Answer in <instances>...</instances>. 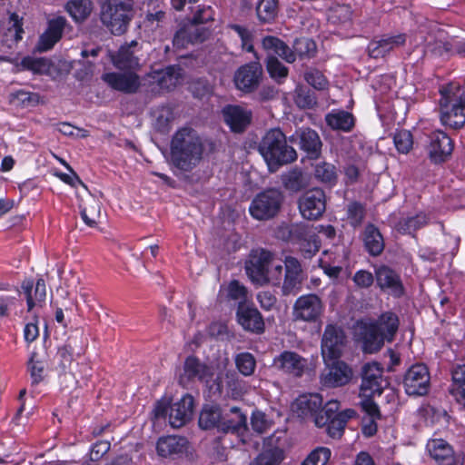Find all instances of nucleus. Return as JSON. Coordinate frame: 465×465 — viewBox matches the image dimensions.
I'll list each match as a JSON object with an SVG mask.
<instances>
[{"label": "nucleus", "mask_w": 465, "mask_h": 465, "mask_svg": "<svg viewBox=\"0 0 465 465\" xmlns=\"http://www.w3.org/2000/svg\"><path fill=\"white\" fill-rule=\"evenodd\" d=\"M204 141L192 127H182L173 135L170 145L172 163L178 169L190 172L203 158Z\"/></svg>", "instance_id": "nucleus-1"}, {"label": "nucleus", "mask_w": 465, "mask_h": 465, "mask_svg": "<svg viewBox=\"0 0 465 465\" xmlns=\"http://www.w3.org/2000/svg\"><path fill=\"white\" fill-rule=\"evenodd\" d=\"M399 318L391 312L382 313L377 320L361 322V336L364 352L374 353L381 349L384 341H392L399 329Z\"/></svg>", "instance_id": "nucleus-2"}, {"label": "nucleus", "mask_w": 465, "mask_h": 465, "mask_svg": "<svg viewBox=\"0 0 465 465\" xmlns=\"http://www.w3.org/2000/svg\"><path fill=\"white\" fill-rule=\"evenodd\" d=\"M78 303L76 296L68 297V301L60 302V323L64 331V345L60 348V357L63 365H70L73 361L74 351L81 343L83 330L79 326Z\"/></svg>", "instance_id": "nucleus-3"}, {"label": "nucleus", "mask_w": 465, "mask_h": 465, "mask_svg": "<svg viewBox=\"0 0 465 465\" xmlns=\"http://www.w3.org/2000/svg\"><path fill=\"white\" fill-rule=\"evenodd\" d=\"M441 124L459 129L465 124V84L450 83L440 89Z\"/></svg>", "instance_id": "nucleus-4"}, {"label": "nucleus", "mask_w": 465, "mask_h": 465, "mask_svg": "<svg viewBox=\"0 0 465 465\" xmlns=\"http://www.w3.org/2000/svg\"><path fill=\"white\" fill-rule=\"evenodd\" d=\"M259 152L271 171L297 159L296 151L287 144L285 134L278 128L271 129L265 134L259 144Z\"/></svg>", "instance_id": "nucleus-5"}, {"label": "nucleus", "mask_w": 465, "mask_h": 465, "mask_svg": "<svg viewBox=\"0 0 465 465\" xmlns=\"http://www.w3.org/2000/svg\"><path fill=\"white\" fill-rule=\"evenodd\" d=\"M292 409L299 417L312 420L314 424L321 428L328 423L331 414L339 411L340 402L331 400L322 407V397L318 393H311L298 397Z\"/></svg>", "instance_id": "nucleus-6"}, {"label": "nucleus", "mask_w": 465, "mask_h": 465, "mask_svg": "<svg viewBox=\"0 0 465 465\" xmlns=\"http://www.w3.org/2000/svg\"><path fill=\"white\" fill-rule=\"evenodd\" d=\"M133 0H105L101 9L103 25L114 35H124L134 16Z\"/></svg>", "instance_id": "nucleus-7"}, {"label": "nucleus", "mask_w": 465, "mask_h": 465, "mask_svg": "<svg viewBox=\"0 0 465 465\" xmlns=\"http://www.w3.org/2000/svg\"><path fill=\"white\" fill-rule=\"evenodd\" d=\"M262 47L279 55L287 63H293L298 55L301 59H310L315 56L317 52L316 44L310 38L302 37L296 39L293 44V50L282 40L274 36H266L262 39Z\"/></svg>", "instance_id": "nucleus-8"}, {"label": "nucleus", "mask_w": 465, "mask_h": 465, "mask_svg": "<svg viewBox=\"0 0 465 465\" xmlns=\"http://www.w3.org/2000/svg\"><path fill=\"white\" fill-rule=\"evenodd\" d=\"M284 202L283 193L277 188H268L252 199L249 212L256 220L266 221L274 218Z\"/></svg>", "instance_id": "nucleus-9"}, {"label": "nucleus", "mask_w": 465, "mask_h": 465, "mask_svg": "<svg viewBox=\"0 0 465 465\" xmlns=\"http://www.w3.org/2000/svg\"><path fill=\"white\" fill-rule=\"evenodd\" d=\"M180 68L174 65L148 73L143 79V85L148 91L158 94L173 89L181 80Z\"/></svg>", "instance_id": "nucleus-10"}, {"label": "nucleus", "mask_w": 465, "mask_h": 465, "mask_svg": "<svg viewBox=\"0 0 465 465\" xmlns=\"http://www.w3.org/2000/svg\"><path fill=\"white\" fill-rule=\"evenodd\" d=\"M108 55L113 65L118 70L137 71L141 67L142 49L135 40L122 45L117 51H109Z\"/></svg>", "instance_id": "nucleus-11"}, {"label": "nucleus", "mask_w": 465, "mask_h": 465, "mask_svg": "<svg viewBox=\"0 0 465 465\" xmlns=\"http://www.w3.org/2000/svg\"><path fill=\"white\" fill-rule=\"evenodd\" d=\"M323 310V302L317 294H304L295 301L292 317L294 321L314 322L322 316Z\"/></svg>", "instance_id": "nucleus-12"}, {"label": "nucleus", "mask_w": 465, "mask_h": 465, "mask_svg": "<svg viewBox=\"0 0 465 465\" xmlns=\"http://www.w3.org/2000/svg\"><path fill=\"white\" fill-rule=\"evenodd\" d=\"M298 207L304 219L309 221L319 219L326 209L324 191L320 188H312L305 192L298 200Z\"/></svg>", "instance_id": "nucleus-13"}, {"label": "nucleus", "mask_w": 465, "mask_h": 465, "mask_svg": "<svg viewBox=\"0 0 465 465\" xmlns=\"http://www.w3.org/2000/svg\"><path fill=\"white\" fill-rule=\"evenodd\" d=\"M346 336L341 327L328 324L322 339V354L324 361L338 360L345 345Z\"/></svg>", "instance_id": "nucleus-14"}, {"label": "nucleus", "mask_w": 465, "mask_h": 465, "mask_svg": "<svg viewBox=\"0 0 465 465\" xmlns=\"http://www.w3.org/2000/svg\"><path fill=\"white\" fill-rule=\"evenodd\" d=\"M361 391L366 397L381 395L387 381L383 379V368L379 362L365 363L361 368Z\"/></svg>", "instance_id": "nucleus-15"}, {"label": "nucleus", "mask_w": 465, "mask_h": 465, "mask_svg": "<svg viewBox=\"0 0 465 465\" xmlns=\"http://www.w3.org/2000/svg\"><path fill=\"white\" fill-rule=\"evenodd\" d=\"M453 148V142L446 133L437 130L428 135L427 153L431 163L438 164L446 162Z\"/></svg>", "instance_id": "nucleus-16"}, {"label": "nucleus", "mask_w": 465, "mask_h": 465, "mask_svg": "<svg viewBox=\"0 0 465 465\" xmlns=\"http://www.w3.org/2000/svg\"><path fill=\"white\" fill-rule=\"evenodd\" d=\"M273 254L266 250L252 251L249 260L245 263V271L251 281L260 286L265 281L264 274L272 262Z\"/></svg>", "instance_id": "nucleus-17"}, {"label": "nucleus", "mask_w": 465, "mask_h": 465, "mask_svg": "<svg viewBox=\"0 0 465 465\" xmlns=\"http://www.w3.org/2000/svg\"><path fill=\"white\" fill-rule=\"evenodd\" d=\"M403 385L409 395H425L430 387L428 368L422 363L412 365L405 373Z\"/></svg>", "instance_id": "nucleus-18"}, {"label": "nucleus", "mask_w": 465, "mask_h": 465, "mask_svg": "<svg viewBox=\"0 0 465 465\" xmlns=\"http://www.w3.org/2000/svg\"><path fill=\"white\" fill-rule=\"evenodd\" d=\"M213 377V371L211 366L202 362L195 356H188L184 361L183 372L179 376V382L183 386L194 381L209 383Z\"/></svg>", "instance_id": "nucleus-19"}, {"label": "nucleus", "mask_w": 465, "mask_h": 465, "mask_svg": "<svg viewBox=\"0 0 465 465\" xmlns=\"http://www.w3.org/2000/svg\"><path fill=\"white\" fill-rule=\"evenodd\" d=\"M120 71L105 73L102 75V80L115 91L124 94H135L141 86L140 77L136 71Z\"/></svg>", "instance_id": "nucleus-20"}, {"label": "nucleus", "mask_w": 465, "mask_h": 465, "mask_svg": "<svg viewBox=\"0 0 465 465\" xmlns=\"http://www.w3.org/2000/svg\"><path fill=\"white\" fill-rule=\"evenodd\" d=\"M333 361L331 364L325 361L326 367L320 377L321 384L327 388L344 386L352 378V371L348 364L341 361Z\"/></svg>", "instance_id": "nucleus-21"}, {"label": "nucleus", "mask_w": 465, "mask_h": 465, "mask_svg": "<svg viewBox=\"0 0 465 465\" xmlns=\"http://www.w3.org/2000/svg\"><path fill=\"white\" fill-rule=\"evenodd\" d=\"M262 76V67L259 62H251L242 65L234 74L236 87L244 92L252 93L256 90Z\"/></svg>", "instance_id": "nucleus-22"}, {"label": "nucleus", "mask_w": 465, "mask_h": 465, "mask_svg": "<svg viewBox=\"0 0 465 465\" xmlns=\"http://www.w3.org/2000/svg\"><path fill=\"white\" fill-rule=\"evenodd\" d=\"M308 360L299 353L284 351L274 358L273 367L288 375L300 378L308 369Z\"/></svg>", "instance_id": "nucleus-23"}, {"label": "nucleus", "mask_w": 465, "mask_h": 465, "mask_svg": "<svg viewBox=\"0 0 465 465\" xmlns=\"http://www.w3.org/2000/svg\"><path fill=\"white\" fill-rule=\"evenodd\" d=\"M302 270L300 262L294 257L287 256L284 260V276L282 282V294L298 293L302 288Z\"/></svg>", "instance_id": "nucleus-24"}, {"label": "nucleus", "mask_w": 465, "mask_h": 465, "mask_svg": "<svg viewBox=\"0 0 465 465\" xmlns=\"http://www.w3.org/2000/svg\"><path fill=\"white\" fill-rule=\"evenodd\" d=\"M210 30L204 25H199L192 21L179 29L173 39V46L178 49L185 48L188 45L201 44L208 39Z\"/></svg>", "instance_id": "nucleus-25"}, {"label": "nucleus", "mask_w": 465, "mask_h": 465, "mask_svg": "<svg viewBox=\"0 0 465 465\" xmlns=\"http://www.w3.org/2000/svg\"><path fill=\"white\" fill-rule=\"evenodd\" d=\"M239 324L247 331L262 333L265 323L261 312L252 303H240L236 312Z\"/></svg>", "instance_id": "nucleus-26"}, {"label": "nucleus", "mask_w": 465, "mask_h": 465, "mask_svg": "<svg viewBox=\"0 0 465 465\" xmlns=\"http://www.w3.org/2000/svg\"><path fill=\"white\" fill-rule=\"evenodd\" d=\"M223 120L233 133H242L251 124L252 112L241 105L228 104L223 107Z\"/></svg>", "instance_id": "nucleus-27"}, {"label": "nucleus", "mask_w": 465, "mask_h": 465, "mask_svg": "<svg viewBox=\"0 0 465 465\" xmlns=\"http://www.w3.org/2000/svg\"><path fill=\"white\" fill-rule=\"evenodd\" d=\"M221 431L243 436L248 430L247 416L237 406L223 410Z\"/></svg>", "instance_id": "nucleus-28"}, {"label": "nucleus", "mask_w": 465, "mask_h": 465, "mask_svg": "<svg viewBox=\"0 0 465 465\" xmlns=\"http://www.w3.org/2000/svg\"><path fill=\"white\" fill-rule=\"evenodd\" d=\"M375 280L381 290L389 292L395 297H401L404 294L401 276L389 266L381 265L376 268Z\"/></svg>", "instance_id": "nucleus-29"}, {"label": "nucleus", "mask_w": 465, "mask_h": 465, "mask_svg": "<svg viewBox=\"0 0 465 465\" xmlns=\"http://www.w3.org/2000/svg\"><path fill=\"white\" fill-rule=\"evenodd\" d=\"M194 400L190 394L169 406V422L173 428H181L188 422L193 413Z\"/></svg>", "instance_id": "nucleus-30"}, {"label": "nucleus", "mask_w": 465, "mask_h": 465, "mask_svg": "<svg viewBox=\"0 0 465 465\" xmlns=\"http://www.w3.org/2000/svg\"><path fill=\"white\" fill-rule=\"evenodd\" d=\"M21 294L26 300L27 310L30 312L36 305H40L45 301L46 286L45 282L42 278L35 281L32 278L25 279L21 283Z\"/></svg>", "instance_id": "nucleus-31"}, {"label": "nucleus", "mask_w": 465, "mask_h": 465, "mask_svg": "<svg viewBox=\"0 0 465 465\" xmlns=\"http://www.w3.org/2000/svg\"><path fill=\"white\" fill-rule=\"evenodd\" d=\"M406 35H384L380 40H372L368 45V54L371 57L378 59L384 57L394 49L404 45Z\"/></svg>", "instance_id": "nucleus-32"}, {"label": "nucleus", "mask_w": 465, "mask_h": 465, "mask_svg": "<svg viewBox=\"0 0 465 465\" xmlns=\"http://www.w3.org/2000/svg\"><path fill=\"white\" fill-rule=\"evenodd\" d=\"M427 450L430 456L439 465H460V460L455 456L452 447L442 439L429 440Z\"/></svg>", "instance_id": "nucleus-33"}, {"label": "nucleus", "mask_w": 465, "mask_h": 465, "mask_svg": "<svg viewBox=\"0 0 465 465\" xmlns=\"http://www.w3.org/2000/svg\"><path fill=\"white\" fill-rule=\"evenodd\" d=\"M188 448V440L181 436H166L158 440L156 450L159 456L173 458L182 455Z\"/></svg>", "instance_id": "nucleus-34"}, {"label": "nucleus", "mask_w": 465, "mask_h": 465, "mask_svg": "<svg viewBox=\"0 0 465 465\" xmlns=\"http://www.w3.org/2000/svg\"><path fill=\"white\" fill-rule=\"evenodd\" d=\"M295 135L299 139L300 148L307 153L312 159L319 157L322 143L318 133L311 128L301 129Z\"/></svg>", "instance_id": "nucleus-35"}, {"label": "nucleus", "mask_w": 465, "mask_h": 465, "mask_svg": "<svg viewBox=\"0 0 465 465\" xmlns=\"http://www.w3.org/2000/svg\"><path fill=\"white\" fill-rule=\"evenodd\" d=\"M223 410L217 404H205L199 415V426L203 430L217 429L221 431Z\"/></svg>", "instance_id": "nucleus-36"}, {"label": "nucleus", "mask_w": 465, "mask_h": 465, "mask_svg": "<svg viewBox=\"0 0 465 465\" xmlns=\"http://www.w3.org/2000/svg\"><path fill=\"white\" fill-rule=\"evenodd\" d=\"M79 208L84 223L89 227H95L101 213V203L99 200L94 195L87 193L86 197L82 199Z\"/></svg>", "instance_id": "nucleus-37"}, {"label": "nucleus", "mask_w": 465, "mask_h": 465, "mask_svg": "<svg viewBox=\"0 0 465 465\" xmlns=\"http://www.w3.org/2000/svg\"><path fill=\"white\" fill-rule=\"evenodd\" d=\"M18 66L21 71H30L35 74L45 75H50L54 68L51 59L45 57L36 58L30 55L23 57Z\"/></svg>", "instance_id": "nucleus-38"}, {"label": "nucleus", "mask_w": 465, "mask_h": 465, "mask_svg": "<svg viewBox=\"0 0 465 465\" xmlns=\"http://www.w3.org/2000/svg\"><path fill=\"white\" fill-rule=\"evenodd\" d=\"M58 42V17H54L48 22L46 30L40 35L37 44L33 49V54H41L51 50Z\"/></svg>", "instance_id": "nucleus-39"}, {"label": "nucleus", "mask_w": 465, "mask_h": 465, "mask_svg": "<svg viewBox=\"0 0 465 465\" xmlns=\"http://www.w3.org/2000/svg\"><path fill=\"white\" fill-rule=\"evenodd\" d=\"M355 416L356 411L353 409H346L342 411H337L334 414H331L328 423L325 425L329 436L333 439L341 437L346 423Z\"/></svg>", "instance_id": "nucleus-40"}, {"label": "nucleus", "mask_w": 465, "mask_h": 465, "mask_svg": "<svg viewBox=\"0 0 465 465\" xmlns=\"http://www.w3.org/2000/svg\"><path fill=\"white\" fill-rule=\"evenodd\" d=\"M363 242L367 252L371 256H378L384 250L383 237L379 229L371 223L368 224L364 229Z\"/></svg>", "instance_id": "nucleus-41"}, {"label": "nucleus", "mask_w": 465, "mask_h": 465, "mask_svg": "<svg viewBox=\"0 0 465 465\" xmlns=\"http://www.w3.org/2000/svg\"><path fill=\"white\" fill-rule=\"evenodd\" d=\"M282 183L285 190L298 193L309 186V177L300 169L294 168L282 174Z\"/></svg>", "instance_id": "nucleus-42"}, {"label": "nucleus", "mask_w": 465, "mask_h": 465, "mask_svg": "<svg viewBox=\"0 0 465 465\" xmlns=\"http://www.w3.org/2000/svg\"><path fill=\"white\" fill-rule=\"evenodd\" d=\"M429 221V217L424 213H417L413 216L403 217L399 220L395 228L402 234L413 235L420 228L424 227Z\"/></svg>", "instance_id": "nucleus-43"}, {"label": "nucleus", "mask_w": 465, "mask_h": 465, "mask_svg": "<svg viewBox=\"0 0 465 465\" xmlns=\"http://www.w3.org/2000/svg\"><path fill=\"white\" fill-rule=\"evenodd\" d=\"M325 121L332 130L350 132L354 127L353 115L346 111L331 112L325 116Z\"/></svg>", "instance_id": "nucleus-44"}, {"label": "nucleus", "mask_w": 465, "mask_h": 465, "mask_svg": "<svg viewBox=\"0 0 465 465\" xmlns=\"http://www.w3.org/2000/svg\"><path fill=\"white\" fill-rule=\"evenodd\" d=\"M27 371L30 373L32 385H37L45 380L46 361L36 351H33L27 361Z\"/></svg>", "instance_id": "nucleus-45"}, {"label": "nucleus", "mask_w": 465, "mask_h": 465, "mask_svg": "<svg viewBox=\"0 0 465 465\" xmlns=\"http://www.w3.org/2000/svg\"><path fill=\"white\" fill-rule=\"evenodd\" d=\"M453 386L451 394L465 406V364L457 365L451 371Z\"/></svg>", "instance_id": "nucleus-46"}, {"label": "nucleus", "mask_w": 465, "mask_h": 465, "mask_svg": "<svg viewBox=\"0 0 465 465\" xmlns=\"http://www.w3.org/2000/svg\"><path fill=\"white\" fill-rule=\"evenodd\" d=\"M65 8L76 22H82L90 15L93 3L91 0H71L66 4Z\"/></svg>", "instance_id": "nucleus-47"}, {"label": "nucleus", "mask_w": 465, "mask_h": 465, "mask_svg": "<svg viewBox=\"0 0 465 465\" xmlns=\"http://www.w3.org/2000/svg\"><path fill=\"white\" fill-rule=\"evenodd\" d=\"M315 178L322 183L332 186L338 180L335 165L327 162L318 163L314 167Z\"/></svg>", "instance_id": "nucleus-48"}, {"label": "nucleus", "mask_w": 465, "mask_h": 465, "mask_svg": "<svg viewBox=\"0 0 465 465\" xmlns=\"http://www.w3.org/2000/svg\"><path fill=\"white\" fill-rule=\"evenodd\" d=\"M278 0H259L256 5L257 17L262 23H271L278 15Z\"/></svg>", "instance_id": "nucleus-49"}, {"label": "nucleus", "mask_w": 465, "mask_h": 465, "mask_svg": "<svg viewBox=\"0 0 465 465\" xmlns=\"http://www.w3.org/2000/svg\"><path fill=\"white\" fill-rule=\"evenodd\" d=\"M294 102L299 108L312 109L317 104V97L313 91L299 85L294 91Z\"/></svg>", "instance_id": "nucleus-50"}, {"label": "nucleus", "mask_w": 465, "mask_h": 465, "mask_svg": "<svg viewBox=\"0 0 465 465\" xmlns=\"http://www.w3.org/2000/svg\"><path fill=\"white\" fill-rule=\"evenodd\" d=\"M304 80L314 89L322 91L328 88L329 82L324 74L317 68H308L304 72Z\"/></svg>", "instance_id": "nucleus-51"}, {"label": "nucleus", "mask_w": 465, "mask_h": 465, "mask_svg": "<svg viewBox=\"0 0 465 465\" xmlns=\"http://www.w3.org/2000/svg\"><path fill=\"white\" fill-rule=\"evenodd\" d=\"M283 276L284 266L281 262H276L273 257L269 270L267 271L266 274H264L265 281L262 282V286L265 284L280 286L282 282Z\"/></svg>", "instance_id": "nucleus-52"}, {"label": "nucleus", "mask_w": 465, "mask_h": 465, "mask_svg": "<svg viewBox=\"0 0 465 465\" xmlns=\"http://www.w3.org/2000/svg\"><path fill=\"white\" fill-rule=\"evenodd\" d=\"M393 142L400 153H408L413 145L412 134L408 130L397 131L393 135Z\"/></svg>", "instance_id": "nucleus-53"}, {"label": "nucleus", "mask_w": 465, "mask_h": 465, "mask_svg": "<svg viewBox=\"0 0 465 465\" xmlns=\"http://www.w3.org/2000/svg\"><path fill=\"white\" fill-rule=\"evenodd\" d=\"M238 371L244 376H250L254 372L256 361L250 352H242L235 358Z\"/></svg>", "instance_id": "nucleus-54"}, {"label": "nucleus", "mask_w": 465, "mask_h": 465, "mask_svg": "<svg viewBox=\"0 0 465 465\" xmlns=\"http://www.w3.org/2000/svg\"><path fill=\"white\" fill-rule=\"evenodd\" d=\"M266 68L270 76L277 80L285 79L289 72L288 68L272 54H269L267 57Z\"/></svg>", "instance_id": "nucleus-55"}, {"label": "nucleus", "mask_w": 465, "mask_h": 465, "mask_svg": "<svg viewBox=\"0 0 465 465\" xmlns=\"http://www.w3.org/2000/svg\"><path fill=\"white\" fill-rule=\"evenodd\" d=\"M365 216L364 206L359 202H351L347 206V218L353 227L360 226Z\"/></svg>", "instance_id": "nucleus-56"}, {"label": "nucleus", "mask_w": 465, "mask_h": 465, "mask_svg": "<svg viewBox=\"0 0 465 465\" xmlns=\"http://www.w3.org/2000/svg\"><path fill=\"white\" fill-rule=\"evenodd\" d=\"M330 457V449L319 447L309 454L302 465H326Z\"/></svg>", "instance_id": "nucleus-57"}, {"label": "nucleus", "mask_w": 465, "mask_h": 465, "mask_svg": "<svg viewBox=\"0 0 465 465\" xmlns=\"http://www.w3.org/2000/svg\"><path fill=\"white\" fill-rule=\"evenodd\" d=\"M60 163L68 171V173L60 172V180L75 189H77L78 186H81L85 192H87L88 190L86 185L82 182L72 167L62 158H60Z\"/></svg>", "instance_id": "nucleus-58"}, {"label": "nucleus", "mask_w": 465, "mask_h": 465, "mask_svg": "<svg viewBox=\"0 0 465 465\" xmlns=\"http://www.w3.org/2000/svg\"><path fill=\"white\" fill-rule=\"evenodd\" d=\"M291 232L292 242L300 245L314 237V235L312 234L310 227L302 223L292 224Z\"/></svg>", "instance_id": "nucleus-59"}, {"label": "nucleus", "mask_w": 465, "mask_h": 465, "mask_svg": "<svg viewBox=\"0 0 465 465\" xmlns=\"http://www.w3.org/2000/svg\"><path fill=\"white\" fill-rule=\"evenodd\" d=\"M228 297L240 303H246L247 289L244 285L241 284L238 281L233 280L228 285Z\"/></svg>", "instance_id": "nucleus-60"}, {"label": "nucleus", "mask_w": 465, "mask_h": 465, "mask_svg": "<svg viewBox=\"0 0 465 465\" xmlns=\"http://www.w3.org/2000/svg\"><path fill=\"white\" fill-rule=\"evenodd\" d=\"M229 27L240 36L242 48L247 52H253L252 34L250 30L240 25H230Z\"/></svg>", "instance_id": "nucleus-61"}, {"label": "nucleus", "mask_w": 465, "mask_h": 465, "mask_svg": "<svg viewBox=\"0 0 465 465\" xmlns=\"http://www.w3.org/2000/svg\"><path fill=\"white\" fill-rule=\"evenodd\" d=\"M251 426L255 432L262 434L267 431L271 424L263 412L255 411L251 418Z\"/></svg>", "instance_id": "nucleus-62"}, {"label": "nucleus", "mask_w": 465, "mask_h": 465, "mask_svg": "<svg viewBox=\"0 0 465 465\" xmlns=\"http://www.w3.org/2000/svg\"><path fill=\"white\" fill-rule=\"evenodd\" d=\"M351 11L346 5H339L332 8L329 15V20L333 23H345L351 20Z\"/></svg>", "instance_id": "nucleus-63"}, {"label": "nucleus", "mask_w": 465, "mask_h": 465, "mask_svg": "<svg viewBox=\"0 0 465 465\" xmlns=\"http://www.w3.org/2000/svg\"><path fill=\"white\" fill-rule=\"evenodd\" d=\"M213 20V10L211 6H198L193 15L192 22L203 25V24Z\"/></svg>", "instance_id": "nucleus-64"}]
</instances>
